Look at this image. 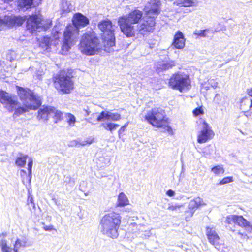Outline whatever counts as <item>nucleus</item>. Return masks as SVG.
Returning a JSON list of instances; mask_svg holds the SVG:
<instances>
[{"mask_svg": "<svg viewBox=\"0 0 252 252\" xmlns=\"http://www.w3.org/2000/svg\"><path fill=\"white\" fill-rule=\"evenodd\" d=\"M150 7L145 11L143 18L142 11L135 8L127 14L120 16L118 19V24L121 32L126 37H133L135 35V24L142 22L138 26L139 33L144 36L153 32L155 29L156 19L160 13V4L155 1L149 2Z\"/></svg>", "mask_w": 252, "mask_h": 252, "instance_id": "1", "label": "nucleus"}, {"mask_svg": "<svg viewBox=\"0 0 252 252\" xmlns=\"http://www.w3.org/2000/svg\"><path fill=\"white\" fill-rule=\"evenodd\" d=\"M16 88L17 95L23 102L21 106H19V102L15 96L0 89V102L9 112L14 111L13 117L19 116L30 110H36L41 106L42 101L40 97L32 90L19 86H16Z\"/></svg>", "mask_w": 252, "mask_h": 252, "instance_id": "2", "label": "nucleus"}, {"mask_svg": "<svg viewBox=\"0 0 252 252\" xmlns=\"http://www.w3.org/2000/svg\"><path fill=\"white\" fill-rule=\"evenodd\" d=\"M74 71L71 68H63L52 77L54 88L61 94H69L74 90Z\"/></svg>", "mask_w": 252, "mask_h": 252, "instance_id": "3", "label": "nucleus"}, {"mask_svg": "<svg viewBox=\"0 0 252 252\" xmlns=\"http://www.w3.org/2000/svg\"><path fill=\"white\" fill-rule=\"evenodd\" d=\"M121 223L122 217L120 214L115 211L104 214L99 222L103 234L112 239L118 237Z\"/></svg>", "mask_w": 252, "mask_h": 252, "instance_id": "4", "label": "nucleus"}, {"mask_svg": "<svg viewBox=\"0 0 252 252\" xmlns=\"http://www.w3.org/2000/svg\"><path fill=\"white\" fill-rule=\"evenodd\" d=\"M79 49L88 56L95 55L100 49V42L97 33L93 30L87 31L81 36Z\"/></svg>", "mask_w": 252, "mask_h": 252, "instance_id": "5", "label": "nucleus"}, {"mask_svg": "<svg viewBox=\"0 0 252 252\" xmlns=\"http://www.w3.org/2000/svg\"><path fill=\"white\" fill-rule=\"evenodd\" d=\"M144 119L154 127L169 132L172 131L169 119L167 117L164 110L161 108H152L145 115Z\"/></svg>", "mask_w": 252, "mask_h": 252, "instance_id": "6", "label": "nucleus"}, {"mask_svg": "<svg viewBox=\"0 0 252 252\" xmlns=\"http://www.w3.org/2000/svg\"><path fill=\"white\" fill-rule=\"evenodd\" d=\"M98 28L102 32L101 37L104 47L105 49H109L115 46V29L112 22L108 19L102 20L98 23Z\"/></svg>", "mask_w": 252, "mask_h": 252, "instance_id": "7", "label": "nucleus"}, {"mask_svg": "<svg viewBox=\"0 0 252 252\" xmlns=\"http://www.w3.org/2000/svg\"><path fill=\"white\" fill-rule=\"evenodd\" d=\"M26 27L31 33H35L39 29L42 31H47L52 26V22L44 21L40 14H32L28 18L26 17Z\"/></svg>", "mask_w": 252, "mask_h": 252, "instance_id": "8", "label": "nucleus"}, {"mask_svg": "<svg viewBox=\"0 0 252 252\" xmlns=\"http://www.w3.org/2000/svg\"><path fill=\"white\" fill-rule=\"evenodd\" d=\"M79 34V30L73 27L70 24H68L63 32V41L62 46L63 51L67 52L77 41Z\"/></svg>", "mask_w": 252, "mask_h": 252, "instance_id": "9", "label": "nucleus"}, {"mask_svg": "<svg viewBox=\"0 0 252 252\" xmlns=\"http://www.w3.org/2000/svg\"><path fill=\"white\" fill-rule=\"evenodd\" d=\"M224 223L227 227H229L230 231L234 232L236 230L231 226L233 224L245 229L252 228L250 222L242 215H229L226 217Z\"/></svg>", "mask_w": 252, "mask_h": 252, "instance_id": "10", "label": "nucleus"}, {"mask_svg": "<svg viewBox=\"0 0 252 252\" xmlns=\"http://www.w3.org/2000/svg\"><path fill=\"white\" fill-rule=\"evenodd\" d=\"M191 87V80L189 74L177 73L174 74V89L180 92L189 90Z\"/></svg>", "mask_w": 252, "mask_h": 252, "instance_id": "11", "label": "nucleus"}, {"mask_svg": "<svg viewBox=\"0 0 252 252\" xmlns=\"http://www.w3.org/2000/svg\"><path fill=\"white\" fill-rule=\"evenodd\" d=\"M26 19V16H22L11 14L4 16L3 19H0V23H2L3 26L12 28L22 26L25 22Z\"/></svg>", "mask_w": 252, "mask_h": 252, "instance_id": "12", "label": "nucleus"}, {"mask_svg": "<svg viewBox=\"0 0 252 252\" xmlns=\"http://www.w3.org/2000/svg\"><path fill=\"white\" fill-rule=\"evenodd\" d=\"M203 128L199 131L197 137V141L199 144H202L212 139L215 133L209 125L204 120L202 122Z\"/></svg>", "mask_w": 252, "mask_h": 252, "instance_id": "13", "label": "nucleus"}, {"mask_svg": "<svg viewBox=\"0 0 252 252\" xmlns=\"http://www.w3.org/2000/svg\"><path fill=\"white\" fill-rule=\"evenodd\" d=\"M202 199L198 197L191 200L188 206V208L185 211V217L187 219L192 216L194 212L199 207L205 205Z\"/></svg>", "mask_w": 252, "mask_h": 252, "instance_id": "14", "label": "nucleus"}, {"mask_svg": "<svg viewBox=\"0 0 252 252\" xmlns=\"http://www.w3.org/2000/svg\"><path fill=\"white\" fill-rule=\"evenodd\" d=\"M206 236L210 244L216 247L220 245V238L215 230L210 227H206Z\"/></svg>", "mask_w": 252, "mask_h": 252, "instance_id": "15", "label": "nucleus"}, {"mask_svg": "<svg viewBox=\"0 0 252 252\" xmlns=\"http://www.w3.org/2000/svg\"><path fill=\"white\" fill-rule=\"evenodd\" d=\"M240 109L245 115L248 116L251 115L252 111V100L247 96L242 98L240 101Z\"/></svg>", "mask_w": 252, "mask_h": 252, "instance_id": "16", "label": "nucleus"}, {"mask_svg": "<svg viewBox=\"0 0 252 252\" xmlns=\"http://www.w3.org/2000/svg\"><path fill=\"white\" fill-rule=\"evenodd\" d=\"M53 106L43 105L39 108L37 112V118L39 120L47 121L49 119V116L53 111Z\"/></svg>", "mask_w": 252, "mask_h": 252, "instance_id": "17", "label": "nucleus"}, {"mask_svg": "<svg viewBox=\"0 0 252 252\" xmlns=\"http://www.w3.org/2000/svg\"><path fill=\"white\" fill-rule=\"evenodd\" d=\"M72 23L77 28L84 27L89 24V20L81 13H77L73 16Z\"/></svg>", "mask_w": 252, "mask_h": 252, "instance_id": "18", "label": "nucleus"}, {"mask_svg": "<svg viewBox=\"0 0 252 252\" xmlns=\"http://www.w3.org/2000/svg\"><path fill=\"white\" fill-rule=\"evenodd\" d=\"M32 164V160L30 159L28 163V173H26L24 170H20V175L22 178V182L24 184H29L31 182Z\"/></svg>", "mask_w": 252, "mask_h": 252, "instance_id": "19", "label": "nucleus"}, {"mask_svg": "<svg viewBox=\"0 0 252 252\" xmlns=\"http://www.w3.org/2000/svg\"><path fill=\"white\" fill-rule=\"evenodd\" d=\"M185 38L183 33L178 31L174 34V47L177 49H183L185 45Z\"/></svg>", "mask_w": 252, "mask_h": 252, "instance_id": "20", "label": "nucleus"}, {"mask_svg": "<svg viewBox=\"0 0 252 252\" xmlns=\"http://www.w3.org/2000/svg\"><path fill=\"white\" fill-rule=\"evenodd\" d=\"M34 0H18L17 7L20 9H29L33 7Z\"/></svg>", "mask_w": 252, "mask_h": 252, "instance_id": "21", "label": "nucleus"}, {"mask_svg": "<svg viewBox=\"0 0 252 252\" xmlns=\"http://www.w3.org/2000/svg\"><path fill=\"white\" fill-rule=\"evenodd\" d=\"M129 204V200L124 192L119 193L118 197L117 207H124Z\"/></svg>", "mask_w": 252, "mask_h": 252, "instance_id": "22", "label": "nucleus"}, {"mask_svg": "<svg viewBox=\"0 0 252 252\" xmlns=\"http://www.w3.org/2000/svg\"><path fill=\"white\" fill-rule=\"evenodd\" d=\"M19 157L16 158L15 164L17 166L19 167H24L26 164L28 156L24 155L21 153H19Z\"/></svg>", "mask_w": 252, "mask_h": 252, "instance_id": "23", "label": "nucleus"}, {"mask_svg": "<svg viewBox=\"0 0 252 252\" xmlns=\"http://www.w3.org/2000/svg\"><path fill=\"white\" fill-rule=\"evenodd\" d=\"M27 246V242L26 241L17 239L13 246V251L14 252H18L20 248L26 247Z\"/></svg>", "mask_w": 252, "mask_h": 252, "instance_id": "24", "label": "nucleus"}, {"mask_svg": "<svg viewBox=\"0 0 252 252\" xmlns=\"http://www.w3.org/2000/svg\"><path fill=\"white\" fill-rule=\"evenodd\" d=\"M54 110L52 111L51 114H53V119L54 120V123H57L61 121L63 119V113L56 109L54 107H53Z\"/></svg>", "mask_w": 252, "mask_h": 252, "instance_id": "25", "label": "nucleus"}, {"mask_svg": "<svg viewBox=\"0 0 252 252\" xmlns=\"http://www.w3.org/2000/svg\"><path fill=\"white\" fill-rule=\"evenodd\" d=\"M177 5L183 7H191L195 5V2L192 0H178Z\"/></svg>", "mask_w": 252, "mask_h": 252, "instance_id": "26", "label": "nucleus"}, {"mask_svg": "<svg viewBox=\"0 0 252 252\" xmlns=\"http://www.w3.org/2000/svg\"><path fill=\"white\" fill-rule=\"evenodd\" d=\"M211 171L216 175H222L224 173L225 170L222 166L217 165L211 168Z\"/></svg>", "mask_w": 252, "mask_h": 252, "instance_id": "27", "label": "nucleus"}, {"mask_svg": "<svg viewBox=\"0 0 252 252\" xmlns=\"http://www.w3.org/2000/svg\"><path fill=\"white\" fill-rule=\"evenodd\" d=\"M67 119L66 122L70 126H74L76 122L75 117L71 113H68L66 114Z\"/></svg>", "mask_w": 252, "mask_h": 252, "instance_id": "28", "label": "nucleus"}, {"mask_svg": "<svg viewBox=\"0 0 252 252\" xmlns=\"http://www.w3.org/2000/svg\"><path fill=\"white\" fill-rule=\"evenodd\" d=\"M0 247L2 252H11L12 249L9 247L5 240H1L0 241Z\"/></svg>", "mask_w": 252, "mask_h": 252, "instance_id": "29", "label": "nucleus"}, {"mask_svg": "<svg viewBox=\"0 0 252 252\" xmlns=\"http://www.w3.org/2000/svg\"><path fill=\"white\" fill-rule=\"evenodd\" d=\"M233 181V178L232 176H228L224 177L218 183V185H221L228 184Z\"/></svg>", "mask_w": 252, "mask_h": 252, "instance_id": "30", "label": "nucleus"}, {"mask_svg": "<svg viewBox=\"0 0 252 252\" xmlns=\"http://www.w3.org/2000/svg\"><path fill=\"white\" fill-rule=\"evenodd\" d=\"M167 68V65L164 63H158L157 64L155 67V70L159 73L163 70H165Z\"/></svg>", "mask_w": 252, "mask_h": 252, "instance_id": "31", "label": "nucleus"}, {"mask_svg": "<svg viewBox=\"0 0 252 252\" xmlns=\"http://www.w3.org/2000/svg\"><path fill=\"white\" fill-rule=\"evenodd\" d=\"M95 141L94 138L93 137H88L87 138L85 141L80 142L79 143V145L81 146H85L86 145H89L93 143H94Z\"/></svg>", "mask_w": 252, "mask_h": 252, "instance_id": "32", "label": "nucleus"}, {"mask_svg": "<svg viewBox=\"0 0 252 252\" xmlns=\"http://www.w3.org/2000/svg\"><path fill=\"white\" fill-rule=\"evenodd\" d=\"M194 116H197L203 115L204 113V110L201 106L195 108L192 111Z\"/></svg>", "mask_w": 252, "mask_h": 252, "instance_id": "33", "label": "nucleus"}, {"mask_svg": "<svg viewBox=\"0 0 252 252\" xmlns=\"http://www.w3.org/2000/svg\"><path fill=\"white\" fill-rule=\"evenodd\" d=\"M118 126H119V125L117 124L108 123L104 127L108 130L112 131Z\"/></svg>", "mask_w": 252, "mask_h": 252, "instance_id": "34", "label": "nucleus"}, {"mask_svg": "<svg viewBox=\"0 0 252 252\" xmlns=\"http://www.w3.org/2000/svg\"><path fill=\"white\" fill-rule=\"evenodd\" d=\"M42 224L44 225L43 229L45 231H57V229L56 228H55L54 227V226L52 225H50L48 226L45 225V223H44V222H42Z\"/></svg>", "mask_w": 252, "mask_h": 252, "instance_id": "35", "label": "nucleus"}, {"mask_svg": "<svg viewBox=\"0 0 252 252\" xmlns=\"http://www.w3.org/2000/svg\"><path fill=\"white\" fill-rule=\"evenodd\" d=\"M121 119V115L118 113H111V120L114 121H117Z\"/></svg>", "mask_w": 252, "mask_h": 252, "instance_id": "36", "label": "nucleus"}, {"mask_svg": "<svg viewBox=\"0 0 252 252\" xmlns=\"http://www.w3.org/2000/svg\"><path fill=\"white\" fill-rule=\"evenodd\" d=\"M128 122H127L126 124H125L124 126H122L118 130V135L119 136L122 134L124 131L125 130V129L126 127L127 126Z\"/></svg>", "mask_w": 252, "mask_h": 252, "instance_id": "37", "label": "nucleus"}, {"mask_svg": "<svg viewBox=\"0 0 252 252\" xmlns=\"http://www.w3.org/2000/svg\"><path fill=\"white\" fill-rule=\"evenodd\" d=\"M97 121H101L105 119V111L101 112L100 115L96 118Z\"/></svg>", "mask_w": 252, "mask_h": 252, "instance_id": "38", "label": "nucleus"}, {"mask_svg": "<svg viewBox=\"0 0 252 252\" xmlns=\"http://www.w3.org/2000/svg\"><path fill=\"white\" fill-rule=\"evenodd\" d=\"M208 31L206 29H205V30H200L199 32H198V33H196L195 34L197 36H200V37H206V34L205 33V32L206 31Z\"/></svg>", "mask_w": 252, "mask_h": 252, "instance_id": "39", "label": "nucleus"}, {"mask_svg": "<svg viewBox=\"0 0 252 252\" xmlns=\"http://www.w3.org/2000/svg\"><path fill=\"white\" fill-rule=\"evenodd\" d=\"M111 113H110L109 112L105 111V119L106 120H111Z\"/></svg>", "mask_w": 252, "mask_h": 252, "instance_id": "40", "label": "nucleus"}, {"mask_svg": "<svg viewBox=\"0 0 252 252\" xmlns=\"http://www.w3.org/2000/svg\"><path fill=\"white\" fill-rule=\"evenodd\" d=\"M31 203L32 205H33L34 206V203L33 202V199L32 197L29 196L28 198V203L27 204L29 205V204Z\"/></svg>", "mask_w": 252, "mask_h": 252, "instance_id": "41", "label": "nucleus"}, {"mask_svg": "<svg viewBox=\"0 0 252 252\" xmlns=\"http://www.w3.org/2000/svg\"><path fill=\"white\" fill-rule=\"evenodd\" d=\"M95 114H96L95 113H93V114H92L91 115V117L89 118L88 119V121L89 123H93V121H92V117H93V118H95Z\"/></svg>", "mask_w": 252, "mask_h": 252, "instance_id": "42", "label": "nucleus"}, {"mask_svg": "<svg viewBox=\"0 0 252 252\" xmlns=\"http://www.w3.org/2000/svg\"><path fill=\"white\" fill-rule=\"evenodd\" d=\"M247 93L250 97H252V88L247 89Z\"/></svg>", "mask_w": 252, "mask_h": 252, "instance_id": "43", "label": "nucleus"}, {"mask_svg": "<svg viewBox=\"0 0 252 252\" xmlns=\"http://www.w3.org/2000/svg\"><path fill=\"white\" fill-rule=\"evenodd\" d=\"M166 194L169 196H173V191L171 189L168 190L166 192Z\"/></svg>", "mask_w": 252, "mask_h": 252, "instance_id": "44", "label": "nucleus"}, {"mask_svg": "<svg viewBox=\"0 0 252 252\" xmlns=\"http://www.w3.org/2000/svg\"><path fill=\"white\" fill-rule=\"evenodd\" d=\"M237 234H238L239 235H240L241 237H243V238H244V237H245L247 236V234H246V233H242V232H237Z\"/></svg>", "mask_w": 252, "mask_h": 252, "instance_id": "45", "label": "nucleus"}, {"mask_svg": "<svg viewBox=\"0 0 252 252\" xmlns=\"http://www.w3.org/2000/svg\"><path fill=\"white\" fill-rule=\"evenodd\" d=\"M178 209H179V207H177V206H174V210H175L176 211H177Z\"/></svg>", "mask_w": 252, "mask_h": 252, "instance_id": "46", "label": "nucleus"}, {"mask_svg": "<svg viewBox=\"0 0 252 252\" xmlns=\"http://www.w3.org/2000/svg\"><path fill=\"white\" fill-rule=\"evenodd\" d=\"M205 85V83L204 84H202V85H201V88L202 89L204 88V85ZM205 88H206V87H205Z\"/></svg>", "mask_w": 252, "mask_h": 252, "instance_id": "47", "label": "nucleus"}]
</instances>
